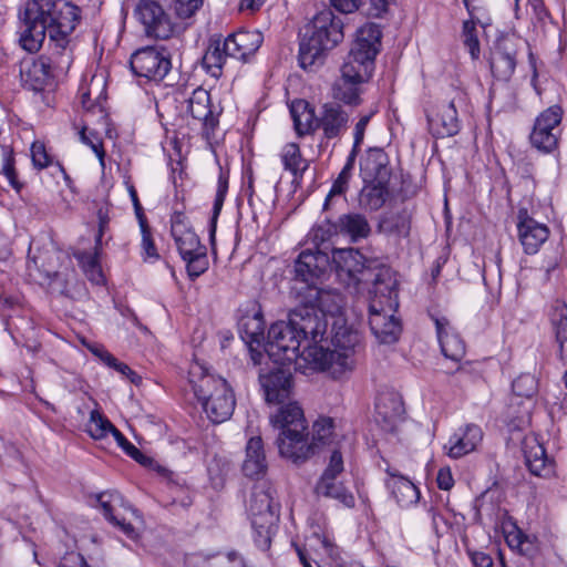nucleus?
I'll return each mask as SVG.
<instances>
[{"instance_id": "nucleus-39", "label": "nucleus", "mask_w": 567, "mask_h": 567, "mask_svg": "<svg viewBox=\"0 0 567 567\" xmlns=\"http://www.w3.org/2000/svg\"><path fill=\"white\" fill-rule=\"evenodd\" d=\"M551 324L555 339L558 344V355L564 364H567V305L556 301L551 315Z\"/></svg>"}, {"instance_id": "nucleus-16", "label": "nucleus", "mask_w": 567, "mask_h": 567, "mask_svg": "<svg viewBox=\"0 0 567 567\" xmlns=\"http://www.w3.org/2000/svg\"><path fill=\"white\" fill-rule=\"evenodd\" d=\"M177 250L186 264L187 274L192 279L203 275L208 269L207 250L202 245L197 234L189 229L173 236Z\"/></svg>"}, {"instance_id": "nucleus-57", "label": "nucleus", "mask_w": 567, "mask_h": 567, "mask_svg": "<svg viewBox=\"0 0 567 567\" xmlns=\"http://www.w3.org/2000/svg\"><path fill=\"white\" fill-rule=\"evenodd\" d=\"M80 140L82 143L91 147V150L100 159L101 165L104 166L105 152L103 150V143L100 136L92 131H87L86 127H83L80 132Z\"/></svg>"}, {"instance_id": "nucleus-32", "label": "nucleus", "mask_w": 567, "mask_h": 567, "mask_svg": "<svg viewBox=\"0 0 567 567\" xmlns=\"http://www.w3.org/2000/svg\"><path fill=\"white\" fill-rule=\"evenodd\" d=\"M385 485L400 507H410L420 498L419 488L406 477L388 472Z\"/></svg>"}, {"instance_id": "nucleus-36", "label": "nucleus", "mask_w": 567, "mask_h": 567, "mask_svg": "<svg viewBox=\"0 0 567 567\" xmlns=\"http://www.w3.org/2000/svg\"><path fill=\"white\" fill-rule=\"evenodd\" d=\"M290 114L299 136L310 134L318 128V117L307 101H293L290 105Z\"/></svg>"}, {"instance_id": "nucleus-22", "label": "nucleus", "mask_w": 567, "mask_h": 567, "mask_svg": "<svg viewBox=\"0 0 567 567\" xmlns=\"http://www.w3.org/2000/svg\"><path fill=\"white\" fill-rule=\"evenodd\" d=\"M518 218L517 229L520 244L526 254L534 255L548 239L549 229L545 224L529 217L526 210H519Z\"/></svg>"}, {"instance_id": "nucleus-38", "label": "nucleus", "mask_w": 567, "mask_h": 567, "mask_svg": "<svg viewBox=\"0 0 567 567\" xmlns=\"http://www.w3.org/2000/svg\"><path fill=\"white\" fill-rule=\"evenodd\" d=\"M227 58H230V52L226 48V38L223 40L220 35H214L203 58L204 65L213 76H219Z\"/></svg>"}, {"instance_id": "nucleus-24", "label": "nucleus", "mask_w": 567, "mask_h": 567, "mask_svg": "<svg viewBox=\"0 0 567 567\" xmlns=\"http://www.w3.org/2000/svg\"><path fill=\"white\" fill-rule=\"evenodd\" d=\"M482 440V429L475 424H467L451 435L444 449L447 451L450 457L460 458L475 451Z\"/></svg>"}, {"instance_id": "nucleus-8", "label": "nucleus", "mask_w": 567, "mask_h": 567, "mask_svg": "<svg viewBox=\"0 0 567 567\" xmlns=\"http://www.w3.org/2000/svg\"><path fill=\"white\" fill-rule=\"evenodd\" d=\"M299 305L295 309H307L316 312L328 324L326 316L342 317L344 306L343 297L334 289L319 288L318 285H310L307 291L297 290Z\"/></svg>"}, {"instance_id": "nucleus-31", "label": "nucleus", "mask_w": 567, "mask_h": 567, "mask_svg": "<svg viewBox=\"0 0 567 567\" xmlns=\"http://www.w3.org/2000/svg\"><path fill=\"white\" fill-rule=\"evenodd\" d=\"M241 339L250 346L251 359L255 364H260L264 354L254 348V344L261 346L265 340V323L262 317L258 313L241 319L239 324Z\"/></svg>"}, {"instance_id": "nucleus-44", "label": "nucleus", "mask_w": 567, "mask_h": 567, "mask_svg": "<svg viewBox=\"0 0 567 567\" xmlns=\"http://www.w3.org/2000/svg\"><path fill=\"white\" fill-rule=\"evenodd\" d=\"M361 83L363 82L355 79H348L343 73H341V76L336 80L332 86L333 99L346 104H359Z\"/></svg>"}, {"instance_id": "nucleus-29", "label": "nucleus", "mask_w": 567, "mask_h": 567, "mask_svg": "<svg viewBox=\"0 0 567 567\" xmlns=\"http://www.w3.org/2000/svg\"><path fill=\"white\" fill-rule=\"evenodd\" d=\"M264 41L261 32L257 30H240L226 38V48L230 58L246 60L256 53Z\"/></svg>"}, {"instance_id": "nucleus-51", "label": "nucleus", "mask_w": 567, "mask_h": 567, "mask_svg": "<svg viewBox=\"0 0 567 567\" xmlns=\"http://www.w3.org/2000/svg\"><path fill=\"white\" fill-rule=\"evenodd\" d=\"M114 425L97 410H93L90 414V420L86 424V432L94 440H102L106 437Z\"/></svg>"}, {"instance_id": "nucleus-52", "label": "nucleus", "mask_w": 567, "mask_h": 567, "mask_svg": "<svg viewBox=\"0 0 567 567\" xmlns=\"http://www.w3.org/2000/svg\"><path fill=\"white\" fill-rule=\"evenodd\" d=\"M1 156V174L8 179L9 184L16 192H20L23 185L19 182L17 176L13 151L8 146H2Z\"/></svg>"}, {"instance_id": "nucleus-5", "label": "nucleus", "mask_w": 567, "mask_h": 567, "mask_svg": "<svg viewBox=\"0 0 567 567\" xmlns=\"http://www.w3.org/2000/svg\"><path fill=\"white\" fill-rule=\"evenodd\" d=\"M274 491L266 483L254 485L248 501V514L254 529V539L261 549H268L279 522V505L274 502Z\"/></svg>"}, {"instance_id": "nucleus-40", "label": "nucleus", "mask_w": 567, "mask_h": 567, "mask_svg": "<svg viewBox=\"0 0 567 567\" xmlns=\"http://www.w3.org/2000/svg\"><path fill=\"white\" fill-rule=\"evenodd\" d=\"M340 12L350 13L362 10L367 16L381 17L388 9L386 0H330Z\"/></svg>"}, {"instance_id": "nucleus-6", "label": "nucleus", "mask_w": 567, "mask_h": 567, "mask_svg": "<svg viewBox=\"0 0 567 567\" xmlns=\"http://www.w3.org/2000/svg\"><path fill=\"white\" fill-rule=\"evenodd\" d=\"M381 30L374 23L362 25L355 41L341 66V73L348 79L368 81L374 70V59L381 44Z\"/></svg>"}, {"instance_id": "nucleus-64", "label": "nucleus", "mask_w": 567, "mask_h": 567, "mask_svg": "<svg viewBox=\"0 0 567 567\" xmlns=\"http://www.w3.org/2000/svg\"><path fill=\"white\" fill-rule=\"evenodd\" d=\"M471 560L474 567H492L493 559L484 551H470Z\"/></svg>"}, {"instance_id": "nucleus-41", "label": "nucleus", "mask_w": 567, "mask_h": 567, "mask_svg": "<svg viewBox=\"0 0 567 567\" xmlns=\"http://www.w3.org/2000/svg\"><path fill=\"white\" fill-rule=\"evenodd\" d=\"M316 492L318 495L338 501L344 507L352 508L355 505L353 494L341 482H338L337 478H320L317 483Z\"/></svg>"}, {"instance_id": "nucleus-18", "label": "nucleus", "mask_w": 567, "mask_h": 567, "mask_svg": "<svg viewBox=\"0 0 567 567\" xmlns=\"http://www.w3.org/2000/svg\"><path fill=\"white\" fill-rule=\"evenodd\" d=\"M97 502L103 511L105 518L117 526L128 538L135 539L137 533L131 520L126 516H135L136 511L124 501L123 496L117 492H104L97 495Z\"/></svg>"}, {"instance_id": "nucleus-11", "label": "nucleus", "mask_w": 567, "mask_h": 567, "mask_svg": "<svg viewBox=\"0 0 567 567\" xmlns=\"http://www.w3.org/2000/svg\"><path fill=\"white\" fill-rule=\"evenodd\" d=\"M330 261L338 279L348 288L357 289L369 279L370 270L365 267L364 257L353 248L334 249Z\"/></svg>"}, {"instance_id": "nucleus-13", "label": "nucleus", "mask_w": 567, "mask_h": 567, "mask_svg": "<svg viewBox=\"0 0 567 567\" xmlns=\"http://www.w3.org/2000/svg\"><path fill=\"white\" fill-rule=\"evenodd\" d=\"M331 268L330 257L327 252L310 249L302 250L295 262V286L292 288L297 296V290L307 291L310 285H317V281Z\"/></svg>"}, {"instance_id": "nucleus-63", "label": "nucleus", "mask_w": 567, "mask_h": 567, "mask_svg": "<svg viewBox=\"0 0 567 567\" xmlns=\"http://www.w3.org/2000/svg\"><path fill=\"white\" fill-rule=\"evenodd\" d=\"M59 567H87V565L82 555L69 553L61 559Z\"/></svg>"}, {"instance_id": "nucleus-15", "label": "nucleus", "mask_w": 567, "mask_h": 567, "mask_svg": "<svg viewBox=\"0 0 567 567\" xmlns=\"http://www.w3.org/2000/svg\"><path fill=\"white\" fill-rule=\"evenodd\" d=\"M259 383L268 404H284L292 394V374L286 365L275 364L271 369L261 370Z\"/></svg>"}, {"instance_id": "nucleus-55", "label": "nucleus", "mask_w": 567, "mask_h": 567, "mask_svg": "<svg viewBox=\"0 0 567 567\" xmlns=\"http://www.w3.org/2000/svg\"><path fill=\"white\" fill-rule=\"evenodd\" d=\"M140 224V228H141V234H142V243H141V247H142V252H143V256H144V259H158V254H157V249L154 245V241H153V238H152V234H151V228L147 224V220H141Z\"/></svg>"}, {"instance_id": "nucleus-49", "label": "nucleus", "mask_w": 567, "mask_h": 567, "mask_svg": "<svg viewBox=\"0 0 567 567\" xmlns=\"http://www.w3.org/2000/svg\"><path fill=\"white\" fill-rule=\"evenodd\" d=\"M333 443V422L330 417H322L312 425L310 444L315 447V454L324 445Z\"/></svg>"}, {"instance_id": "nucleus-60", "label": "nucleus", "mask_w": 567, "mask_h": 567, "mask_svg": "<svg viewBox=\"0 0 567 567\" xmlns=\"http://www.w3.org/2000/svg\"><path fill=\"white\" fill-rule=\"evenodd\" d=\"M203 4V0H175V11L182 19L192 17Z\"/></svg>"}, {"instance_id": "nucleus-61", "label": "nucleus", "mask_w": 567, "mask_h": 567, "mask_svg": "<svg viewBox=\"0 0 567 567\" xmlns=\"http://www.w3.org/2000/svg\"><path fill=\"white\" fill-rule=\"evenodd\" d=\"M518 554L522 557H526L528 560L534 559L538 554V547L535 540L526 535L518 549Z\"/></svg>"}, {"instance_id": "nucleus-54", "label": "nucleus", "mask_w": 567, "mask_h": 567, "mask_svg": "<svg viewBox=\"0 0 567 567\" xmlns=\"http://www.w3.org/2000/svg\"><path fill=\"white\" fill-rule=\"evenodd\" d=\"M463 42L467 48L472 59H478L480 56V41L476 32V23L473 20L464 21L463 23Z\"/></svg>"}, {"instance_id": "nucleus-17", "label": "nucleus", "mask_w": 567, "mask_h": 567, "mask_svg": "<svg viewBox=\"0 0 567 567\" xmlns=\"http://www.w3.org/2000/svg\"><path fill=\"white\" fill-rule=\"evenodd\" d=\"M135 14L150 37L168 39L174 32L171 16L155 0H140Z\"/></svg>"}, {"instance_id": "nucleus-53", "label": "nucleus", "mask_w": 567, "mask_h": 567, "mask_svg": "<svg viewBox=\"0 0 567 567\" xmlns=\"http://www.w3.org/2000/svg\"><path fill=\"white\" fill-rule=\"evenodd\" d=\"M513 392L522 398H532L537 393L538 381L530 373H523L512 384Z\"/></svg>"}, {"instance_id": "nucleus-37", "label": "nucleus", "mask_w": 567, "mask_h": 567, "mask_svg": "<svg viewBox=\"0 0 567 567\" xmlns=\"http://www.w3.org/2000/svg\"><path fill=\"white\" fill-rule=\"evenodd\" d=\"M388 195V183H381V181L364 182V186L359 194V206L364 210H378L386 202Z\"/></svg>"}, {"instance_id": "nucleus-34", "label": "nucleus", "mask_w": 567, "mask_h": 567, "mask_svg": "<svg viewBox=\"0 0 567 567\" xmlns=\"http://www.w3.org/2000/svg\"><path fill=\"white\" fill-rule=\"evenodd\" d=\"M525 461L532 474L540 477H549L554 474V461L550 460L545 447L534 441L532 444L526 443Z\"/></svg>"}, {"instance_id": "nucleus-56", "label": "nucleus", "mask_w": 567, "mask_h": 567, "mask_svg": "<svg viewBox=\"0 0 567 567\" xmlns=\"http://www.w3.org/2000/svg\"><path fill=\"white\" fill-rule=\"evenodd\" d=\"M344 471L343 456L337 449L331 451L328 465L323 471L320 478L332 480L337 478Z\"/></svg>"}, {"instance_id": "nucleus-30", "label": "nucleus", "mask_w": 567, "mask_h": 567, "mask_svg": "<svg viewBox=\"0 0 567 567\" xmlns=\"http://www.w3.org/2000/svg\"><path fill=\"white\" fill-rule=\"evenodd\" d=\"M375 412L378 421H382L389 429H393L404 414L402 396L394 391L379 393Z\"/></svg>"}, {"instance_id": "nucleus-3", "label": "nucleus", "mask_w": 567, "mask_h": 567, "mask_svg": "<svg viewBox=\"0 0 567 567\" xmlns=\"http://www.w3.org/2000/svg\"><path fill=\"white\" fill-rule=\"evenodd\" d=\"M188 378L194 395L213 423H223L233 415L236 400L225 379L207 373L199 363L190 365Z\"/></svg>"}, {"instance_id": "nucleus-42", "label": "nucleus", "mask_w": 567, "mask_h": 567, "mask_svg": "<svg viewBox=\"0 0 567 567\" xmlns=\"http://www.w3.org/2000/svg\"><path fill=\"white\" fill-rule=\"evenodd\" d=\"M280 158L285 169L292 174L293 182L299 183L309 166L308 161L301 156L299 145L286 144L281 150Z\"/></svg>"}, {"instance_id": "nucleus-50", "label": "nucleus", "mask_w": 567, "mask_h": 567, "mask_svg": "<svg viewBox=\"0 0 567 567\" xmlns=\"http://www.w3.org/2000/svg\"><path fill=\"white\" fill-rule=\"evenodd\" d=\"M227 190H228V177L224 173H220V175L218 177L217 190H216V195H215L213 214H212L210 225H209V240H210L212 246L215 245L217 219L221 212Z\"/></svg>"}, {"instance_id": "nucleus-47", "label": "nucleus", "mask_w": 567, "mask_h": 567, "mask_svg": "<svg viewBox=\"0 0 567 567\" xmlns=\"http://www.w3.org/2000/svg\"><path fill=\"white\" fill-rule=\"evenodd\" d=\"M355 158L357 156H354V154L348 155L344 166L342 167L338 177L333 182L331 189L326 197L323 204L324 209L328 208L332 197L337 195H342L347 192L354 168Z\"/></svg>"}, {"instance_id": "nucleus-7", "label": "nucleus", "mask_w": 567, "mask_h": 567, "mask_svg": "<svg viewBox=\"0 0 567 567\" xmlns=\"http://www.w3.org/2000/svg\"><path fill=\"white\" fill-rule=\"evenodd\" d=\"M176 101L178 103L176 109L181 118L185 120L188 126L202 125L204 134L209 138L218 125V120L210 106L209 92L203 87H197L188 97Z\"/></svg>"}, {"instance_id": "nucleus-43", "label": "nucleus", "mask_w": 567, "mask_h": 567, "mask_svg": "<svg viewBox=\"0 0 567 567\" xmlns=\"http://www.w3.org/2000/svg\"><path fill=\"white\" fill-rule=\"evenodd\" d=\"M338 230L350 236L352 241L365 238L371 231L368 219L361 214H346L339 217Z\"/></svg>"}, {"instance_id": "nucleus-9", "label": "nucleus", "mask_w": 567, "mask_h": 567, "mask_svg": "<svg viewBox=\"0 0 567 567\" xmlns=\"http://www.w3.org/2000/svg\"><path fill=\"white\" fill-rule=\"evenodd\" d=\"M331 343L339 362L334 365L337 371L351 372L357 364V354L361 347L360 333L346 323L343 317L337 318L333 323Z\"/></svg>"}, {"instance_id": "nucleus-46", "label": "nucleus", "mask_w": 567, "mask_h": 567, "mask_svg": "<svg viewBox=\"0 0 567 567\" xmlns=\"http://www.w3.org/2000/svg\"><path fill=\"white\" fill-rule=\"evenodd\" d=\"M381 229L396 237H406L410 234L411 216L405 210L384 217L380 224Z\"/></svg>"}, {"instance_id": "nucleus-2", "label": "nucleus", "mask_w": 567, "mask_h": 567, "mask_svg": "<svg viewBox=\"0 0 567 567\" xmlns=\"http://www.w3.org/2000/svg\"><path fill=\"white\" fill-rule=\"evenodd\" d=\"M327 323L316 312L307 309H293L288 321H278L270 326L264 350L274 364L296 363L302 342H315L324 337Z\"/></svg>"}, {"instance_id": "nucleus-28", "label": "nucleus", "mask_w": 567, "mask_h": 567, "mask_svg": "<svg viewBox=\"0 0 567 567\" xmlns=\"http://www.w3.org/2000/svg\"><path fill=\"white\" fill-rule=\"evenodd\" d=\"M360 173L363 182L389 183V157L382 148H370L360 162Z\"/></svg>"}, {"instance_id": "nucleus-21", "label": "nucleus", "mask_w": 567, "mask_h": 567, "mask_svg": "<svg viewBox=\"0 0 567 567\" xmlns=\"http://www.w3.org/2000/svg\"><path fill=\"white\" fill-rule=\"evenodd\" d=\"M427 123L430 132L437 138L456 135L461 128L456 99L440 104L435 113L427 114Z\"/></svg>"}, {"instance_id": "nucleus-20", "label": "nucleus", "mask_w": 567, "mask_h": 567, "mask_svg": "<svg viewBox=\"0 0 567 567\" xmlns=\"http://www.w3.org/2000/svg\"><path fill=\"white\" fill-rule=\"evenodd\" d=\"M277 444L280 455L296 464L303 463L315 455V447L310 444L307 430L280 431Z\"/></svg>"}, {"instance_id": "nucleus-26", "label": "nucleus", "mask_w": 567, "mask_h": 567, "mask_svg": "<svg viewBox=\"0 0 567 567\" xmlns=\"http://www.w3.org/2000/svg\"><path fill=\"white\" fill-rule=\"evenodd\" d=\"M516 68V48L512 40L498 41L491 53V70L498 80L507 81Z\"/></svg>"}, {"instance_id": "nucleus-23", "label": "nucleus", "mask_w": 567, "mask_h": 567, "mask_svg": "<svg viewBox=\"0 0 567 567\" xmlns=\"http://www.w3.org/2000/svg\"><path fill=\"white\" fill-rule=\"evenodd\" d=\"M370 302L383 300V307L390 312H395L399 307L398 300V280L394 272L386 267L378 270L373 278V289Z\"/></svg>"}, {"instance_id": "nucleus-45", "label": "nucleus", "mask_w": 567, "mask_h": 567, "mask_svg": "<svg viewBox=\"0 0 567 567\" xmlns=\"http://www.w3.org/2000/svg\"><path fill=\"white\" fill-rule=\"evenodd\" d=\"M104 89V79L102 76L94 75L90 82L87 91L82 93V106L87 112H93L95 109L101 113L103 112L102 100H105Z\"/></svg>"}, {"instance_id": "nucleus-25", "label": "nucleus", "mask_w": 567, "mask_h": 567, "mask_svg": "<svg viewBox=\"0 0 567 567\" xmlns=\"http://www.w3.org/2000/svg\"><path fill=\"white\" fill-rule=\"evenodd\" d=\"M349 123V114L334 103H326L318 116V128L322 130L323 136L328 140L341 137Z\"/></svg>"}, {"instance_id": "nucleus-19", "label": "nucleus", "mask_w": 567, "mask_h": 567, "mask_svg": "<svg viewBox=\"0 0 567 567\" xmlns=\"http://www.w3.org/2000/svg\"><path fill=\"white\" fill-rule=\"evenodd\" d=\"M369 326L375 339L383 344L394 343L401 332L399 319L383 307V300L369 303Z\"/></svg>"}, {"instance_id": "nucleus-27", "label": "nucleus", "mask_w": 567, "mask_h": 567, "mask_svg": "<svg viewBox=\"0 0 567 567\" xmlns=\"http://www.w3.org/2000/svg\"><path fill=\"white\" fill-rule=\"evenodd\" d=\"M433 320L444 357L455 362L461 361L465 355V343L460 334L454 331L446 318L435 317Z\"/></svg>"}, {"instance_id": "nucleus-10", "label": "nucleus", "mask_w": 567, "mask_h": 567, "mask_svg": "<svg viewBox=\"0 0 567 567\" xmlns=\"http://www.w3.org/2000/svg\"><path fill=\"white\" fill-rule=\"evenodd\" d=\"M322 338H318V341L315 342L309 338V341H306L307 347L300 352L298 360L295 363L296 370L301 371L307 374L308 371H327L334 379L341 378L343 374L348 373V371H337L334 365L339 362L337 354L333 349L331 350L329 347L323 346L321 342Z\"/></svg>"}, {"instance_id": "nucleus-35", "label": "nucleus", "mask_w": 567, "mask_h": 567, "mask_svg": "<svg viewBox=\"0 0 567 567\" xmlns=\"http://www.w3.org/2000/svg\"><path fill=\"white\" fill-rule=\"evenodd\" d=\"M276 414L271 415L270 421L274 426L285 430H307L306 419L302 409L297 402L280 404Z\"/></svg>"}, {"instance_id": "nucleus-4", "label": "nucleus", "mask_w": 567, "mask_h": 567, "mask_svg": "<svg viewBox=\"0 0 567 567\" xmlns=\"http://www.w3.org/2000/svg\"><path fill=\"white\" fill-rule=\"evenodd\" d=\"M343 22L329 9L318 12L306 27L299 45V62L305 70L322 62L326 52L343 40Z\"/></svg>"}, {"instance_id": "nucleus-33", "label": "nucleus", "mask_w": 567, "mask_h": 567, "mask_svg": "<svg viewBox=\"0 0 567 567\" xmlns=\"http://www.w3.org/2000/svg\"><path fill=\"white\" fill-rule=\"evenodd\" d=\"M267 470V462L260 436L250 437L246 444V456L243 463V473L247 477H259Z\"/></svg>"}, {"instance_id": "nucleus-14", "label": "nucleus", "mask_w": 567, "mask_h": 567, "mask_svg": "<svg viewBox=\"0 0 567 567\" xmlns=\"http://www.w3.org/2000/svg\"><path fill=\"white\" fill-rule=\"evenodd\" d=\"M130 64L135 75L153 81L163 80L172 68L169 53L154 47L137 50Z\"/></svg>"}, {"instance_id": "nucleus-48", "label": "nucleus", "mask_w": 567, "mask_h": 567, "mask_svg": "<svg viewBox=\"0 0 567 567\" xmlns=\"http://www.w3.org/2000/svg\"><path fill=\"white\" fill-rule=\"evenodd\" d=\"M99 246H95L94 251H84L76 254V258L85 272L89 280L92 282L100 285L103 282V272L99 262Z\"/></svg>"}, {"instance_id": "nucleus-12", "label": "nucleus", "mask_w": 567, "mask_h": 567, "mask_svg": "<svg viewBox=\"0 0 567 567\" xmlns=\"http://www.w3.org/2000/svg\"><path fill=\"white\" fill-rule=\"evenodd\" d=\"M563 110L558 105H553L542 112L535 120L530 133V143L537 150L544 153H550L557 147L560 136V123Z\"/></svg>"}, {"instance_id": "nucleus-62", "label": "nucleus", "mask_w": 567, "mask_h": 567, "mask_svg": "<svg viewBox=\"0 0 567 567\" xmlns=\"http://www.w3.org/2000/svg\"><path fill=\"white\" fill-rule=\"evenodd\" d=\"M171 224H172L171 225L172 236H175V235H178V234H182L184 231L192 229L190 227H188V225L186 223V217L183 213H175L172 216Z\"/></svg>"}, {"instance_id": "nucleus-59", "label": "nucleus", "mask_w": 567, "mask_h": 567, "mask_svg": "<svg viewBox=\"0 0 567 567\" xmlns=\"http://www.w3.org/2000/svg\"><path fill=\"white\" fill-rule=\"evenodd\" d=\"M371 116H372L371 114L363 115L355 123L354 128H353V146L349 154H354V156L358 155L360 146L364 138L367 126L371 120Z\"/></svg>"}, {"instance_id": "nucleus-58", "label": "nucleus", "mask_w": 567, "mask_h": 567, "mask_svg": "<svg viewBox=\"0 0 567 567\" xmlns=\"http://www.w3.org/2000/svg\"><path fill=\"white\" fill-rule=\"evenodd\" d=\"M31 159L32 164L38 169H44L52 163L51 156L48 154L45 146L42 142L35 141L31 145Z\"/></svg>"}, {"instance_id": "nucleus-1", "label": "nucleus", "mask_w": 567, "mask_h": 567, "mask_svg": "<svg viewBox=\"0 0 567 567\" xmlns=\"http://www.w3.org/2000/svg\"><path fill=\"white\" fill-rule=\"evenodd\" d=\"M79 8L63 0H29L20 14L22 27L19 42L23 50L34 53L40 50L49 35L54 43L52 58L27 59L20 64L22 84L41 91L48 84L53 71L65 72L72 63V52L68 50L69 35L79 21Z\"/></svg>"}]
</instances>
